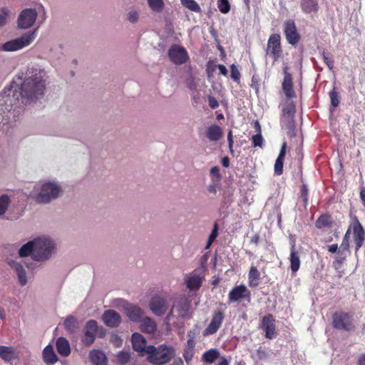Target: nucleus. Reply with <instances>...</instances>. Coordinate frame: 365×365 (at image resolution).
<instances>
[{"label":"nucleus","instance_id":"34","mask_svg":"<svg viewBox=\"0 0 365 365\" xmlns=\"http://www.w3.org/2000/svg\"><path fill=\"white\" fill-rule=\"evenodd\" d=\"M332 224L331 215L328 213L321 215L315 222V226L319 229L330 227Z\"/></svg>","mask_w":365,"mask_h":365},{"label":"nucleus","instance_id":"56","mask_svg":"<svg viewBox=\"0 0 365 365\" xmlns=\"http://www.w3.org/2000/svg\"><path fill=\"white\" fill-rule=\"evenodd\" d=\"M193 350L188 349L184 352L183 357L186 362H190L192 360L193 357Z\"/></svg>","mask_w":365,"mask_h":365},{"label":"nucleus","instance_id":"3","mask_svg":"<svg viewBox=\"0 0 365 365\" xmlns=\"http://www.w3.org/2000/svg\"><path fill=\"white\" fill-rule=\"evenodd\" d=\"M331 325L339 331L351 332L355 330L354 313L345 311H336L332 314Z\"/></svg>","mask_w":365,"mask_h":365},{"label":"nucleus","instance_id":"33","mask_svg":"<svg viewBox=\"0 0 365 365\" xmlns=\"http://www.w3.org/2000/svg\"><path fill=\"white\" fill-rule=\"evenodd\" d=\"M260 272L257 267L252 265L248 273V284L250 287H256L259 284Z\"/></svg>","mask_w":365,"mask_h":365},{"label":"nucleus","instance_id":"64","mask_svg":"<svg viewBox=\"0 0 365 365\" xmlns=\"http://www.w3.org/2000/svg\"><path fill=\"white\" fill-rule=\"evenodd\" d=\"M357 365H365V354H361L359 356Z\"/></svg>","mask_w":365,"mask_h":365},{"label":"nucleus","instance_id":"2","mask_svg":"<svg viewBox=\"0 0 365 365\" xmlns=\"http://www.w3.org/2000/svg\"><path fill=\"white\" fill-rule=\"evenodd\" d=\"M147 360L153 365H165L175 356V350L172 346L160 344L158 346L149 345L147 349Z\"/></svg>","mask_w":365,"mask_h":365},{"label":"nucleus","instance_id":"30","mask_svg":"<svg viewBox=\"0 0 365 365\" xmlns=\"http://www.w3.org/2000/svg\"><path fill=\"white\" fill-rule=\"evenodd\" d=\"M205 133L207 138L210 141H218L222 137V130L217 125H212L208 127Z\"/></svg>","mask_w":365,"mask_h":365},{"label":"nucleus","instance_id":"58","mask_svg":"<svg viewBox=\"0 0 365 365\" xmlns=\"http://www.w3.org/2000/svg\"><path fill=\"white\" fill-rule=\"evenodd\" d=\"M287 152V143L284 142L282 145L279 153L278 155V158L284 160Z\"/></svg>","mask_w":365,"mask_h":365},{"label":"nucleus","instance_id":"35","mask_svg":"<svg viewBox=\"0 0 365 365\" xmlns=\"http://www.w3.org/2000/svg\"><path fill=\"white\" fill-rule=\"evenodd\" d=\"M64 327L66 331H68V332H76L78 327V324L76 318L72 315L68 316L64 321Z\"/></svg>","mask_w":365,"mask_h":365},{"label":"nucleus","instance_id":"7","mask_svg":"<svg viewBox=\"0 0 365 365\" xmlns=\"http://www.w3.org/2000/svg\"><path fill=\"white\" fill-rule=\"evenodd\" d=\"M296 111V103L289 98L282 104L281 122L284 123L289 129H293L295 127Z\"/></svg>","mask_w":365,"mask_h":365},{"label":"nucleus","instance_id":"1","mask_svg":"<svg viewBox=\"0 0 365 365\" xmlns=\"http://www.w3.org/2000/svg\"><path fill=\"white\" fill-rule=\"evenodd\" d=\"M19 89L20 93L16 96L17 100H19V96L21 98L31 100V101L42 98L45 90V82L43 76L40 73H38L26 78Z\"/></svg>","mask_w":365,"mask_h":365},{"label":"nucleus","instance_id":"9","mask_svg":"<svg viewBox=\"0 0 365 365\" xmlns=\"http://www.w3.org/2000/svg\"><path fill=\"white\" fill-rule=\"evenodd\" d=\"M350 228L353 232V240L356 254L365 242V230L356 216L352 218Z\"/></svg>","mask_w":365,"mask_h":365},{"label":"nucleus","instance_id":"10","mask_svg":"<svg viewBox=\"0 0 365 365\" xmlns=\"http://www.w3.org/2000/svg\"><path fill=\"white\" fill-rule=\"evenodd\" d=\"M259 328L264 332V337L267 339H273L277 336L276 320L272 314L262 317Z\"/></svg>","mask_w":365,"mask_h":365},{"label":"nucleus","instance_id":"63","mask_svg":"<svg viewBox=\"0 0 365 365\" xmlns=\"http://www.w3.org/2000/svg\"><path fill=\"white\" fill-rule=\"evenodd\" d=\"M187 346H188V349L193 350V349H194V347L195 346V339H188L187 341Z\"/></svg>","mask_w":365,"mask_h":365},{"label":"nucleus","instance_id":"22","mask_svg":"<svg viewBox=\"0 0 365 365\" xmlns=\"http://www.w3.org/2000/svg\"><path fill=\"white\" fill-rule=\"evenodd\" d=\"M300 8L306 15H317L319 11L318 0H300Z\"/></svg>","mask_w":365,"mask_h":365},{"label":"nucleus","instance_id":"4","mask_svg":"<svg viewBox=\"0 0 365 365\" xmlns=\"http://www.w3.org/2000/svg\"><path fill=\"white\" fill-rule=\"evenodd\" d=\"M36 31H29L21 37L9 41L1 46V50L4 51H16L30 45L36 37Z\"/></svg>","mask_w":365,"mask_h":365},{"label":"nucleus","instance_id":"54","mask_svg":"<svg viewBox=\"0 0 365 365\" xmlns=\"http://www.w3.org/2000/svg\"><path fill=\"white\" fill-rule=\"evenodd\" d=\"M208 103H209V106L212 109H215L217 108L218 106H219V103L218 101H217V99L213 97V96H210L208 97Z\"/></svg>","mask_w":365,"mask_h":365},{"label":"nucleus","instance_id":"18","mask_svg":"<svg viewBox=\"0 0 365 365\" xmlns=\"http://www.w3.org/2000/svg\"><path fill=\"white\" fill-rule=\"evenodd\" d=\"M174 309L178 313L179 317L184 318L189 314L190 309V304L186 299H180L175 302L173 308L170 310L167 316L169 319L173 314Z\"/></svg>","mask_w":365,"mask_h":365},{"label":"nucleus","instance_id":"32","mask_svg":"<svg viewBox=\"0 0 365 365\" xmlns=\"http://www.w3.org/2000/svg\"><path fill=\"white\" fill-rule=\"evenodd\" d=\"M9 264L16 271L20 284L25 285L27 283V277L23 266L20 263L14 261L9 262Z\"/></svg>","mask_w":365,"mask_h":365},{"label":"nucleus","instance_id":"41","mask_svg":"<svg viewBox=\"0 0 365 365\" xmlns=\"http://www.w3.org/2000/svg\"><path fill=\"white\" fill-rule=\"evenodd\" d=\"M329 97L331 105L334 108L338 107L340 103V97L335 87L329 92Z\"/></svg>","mask_w":365,"mask_h":365},{"label":"nucleus","instance_id":"15","mask_svg":"<svg viewBox=\"0 0 365 365\" xmlns=\"http://www.w3.org/2000/svg\"><path fill=\"white\" fill-rule=\"evenodd\" d=\"M225 318L224 313L220 311L214 312L211 322L203 331V336H210L215 334L221 327Z\"/></svg>","mask_w":365,"mask_h":365},{"label":"nucleus","instance_id":"36","mask_svg":"<svg viewBox=\"0 0 365 365\" xmlns=\"http://www.w3.org/2000/svg\"><path fill=\"white\" fill-rule=\"evenodd\" d=\"M34 252V241H29L24 245L19 251V255L21 257H27L30 255L33 256Z\"/></svg>","mask_w":365,"mask_h":365},{"label":"nucleus","instance_id":"26","mask_svg":"<svg viewBox=\"0 0 365 365\" xmlns=\"http://www.w3.org/2000/svg\"><path fill=\"white\" fill-rule=\"evenodd\" d=\"M56 348L61 356L66 357L71 354L70 343L65 337L61 336L56 339Z\"/></svg>","mask_w":365,"mask_h":365},{"label":"nucleus","instance_id":"52","mask_svg":"<svg viewBox=\"0 0 365 365\" xmlns=\"http://www.w3.org/2000/svg\"><path fill=\"white\" fill-rule=\"evenodd\" d=\"M110 342L115 346L119 347L123 344V340L117 334H113L110 336Z\"/></svg>","mask_w":365,"mask_h":365},{"label":"nucleus","instance_id":"21","mask_svg":"<svg viewBox=\"0 0 365 365\" xmlns=\"http://www.w3.org/2000/svg\"><path fill=\"white\" fill-rule=\"evenodd\" d=\"M282 90L287 98H296V93L293 88V81L291 73L287 71L284 73V78L282 84Z\"/></svg>","mask_w":365,"mask_h":365},{"label":"nucleus","instance_id":"60","mask_svg":"<svg viewBox=\"0 0 365 365\" xmlns=\"http://www.w3.org/2000/svg\"><path fill=\"white\" fill-rule=\"evenodd\" d=\"M197 334H198V327H197V325H195L194 329H192L188 331V333H187L188 339H195Z\"/></svg>","mask_w":365,"mask_h":365},{"label":"nucleus","instance_id":"62","mask_svg":"<svg viewBox=\"0 0 365 365\" xmlns=\"http://www.w3.org/2000/svg\"><path fill=\"white\" fill-rule=\"evenodd\" d=\"M338 248L337 244H332L328 246V251L331 253H335L337 252Z\"/></svg>","mask_w":365,"mask_h":365},{"label":"nucleus","instance_id":"39","mask_svg":"<svg viewBox=\"0 0 365 365\" xmlns=\"http://www.w3.org/2000/svg\"><path fill=\"white\" fill-rule=\"evenodd\" d=\"M181 4L192 11L200 13L201 8L195 0H180Z\"/></svg>","mask_w":365,"mask_h":365},{"label":"nucleus","instance_id":"51","mask_svg":"<svg viewBox=\"0 0 365 365\" xmlns=\"http://www.w3.org/2000/svg\"><path fill=\"white\" fill-rule=\"evenodd\" d=\"M9 14V10L7 8L1 9V14H0V27L5 25L6 22V16Z\"/></svg>","mask_w":365,"mask_h":365},{"label":"nucleus","instance_id":"47","mask_svg":"<svg viewBox=\"0 0 365 365\" xmlns=\"http://www.w3.org/2000/svg\"><path fill=\"white\" fill-rule=\"evenodd\" d=\"M284 161L283 159H279L277 158L275 163H274V173L277 175H281L283 173V165H284Z\"/></svg>","mask_w":365,"mask_h":365},{"label":"nucleus","instance_id":"40","mask_svg":"<svg viewBox=\"0 0 365 365\" xmlns=\"http://www.w3.org/2000/svg\"><path fill=\"white\" fill-rule=\"evenodd\" d=\"M9 203L10 199L7 195H2L0 197V216L3 215L6 212Z\"/></svg>","mask_w":365,"mask_h":365},{"label":"nucleus","instance_id":"20","mask_svg":"<svg viewBox=\"0 0 365 365\" xmlns=\"http://www.w3.org/2000/svg\"><path fill=\"white\" fill-rule=\"evenodd\" d=\"M132 344L133 349L138 352L140 356H144L147 354L148 346L146 345V340L140 334L134 333L132 335Z\"/></svg>","mask_w":365,"mask_h":365},{"label":"nucleus","instance_id":"24","mask_svg":"<svg viewBox=\"0 0 365 365\" xmlns=\"http://www.w3.org/2000/svg\"><path fill=\"white\" fill-rule=\"evenodd\" d=\"M0 358L5 362H10L19 358V352L14 346L0 345Z\"/></svg>","mask_w":365,"mask_h":365},{"label":"nucleus","instance_id":"53","mask_svg":"<svg viewBox=\"0 0 365 365\" xmlns=\"http://www.w3.org/2000/svg\"><path fill=\"white\" fill-rule=\"evenodd\" d=\"M128 19L131 23H135L138 20V14L137 11H132L128 14Z\"/></svg>","mask_w":365,"mask_h":365},{"label":"nucleus","instance_id":"17","mask_svg":"<svg viewBox=\"0 0 365 365\" xmlns=\"http://www.w3.org/2000/svg\"><path fill=\"white\" fill-rule=\"evenodd\" d=\"M168 304L166 300L160 296L153 297L150 302V309L156 316H163L168 310Z\"/></svg>","mask_w":365,"mask_h":365},{"label":"nucleus","instance_id":"37","mask_svg":"<svg viewBox=\"0 0 365 365\" xmlns=\"http://www.w3.org/2000/svg\"><path fill=\"white\" fill-rule=\"evenodd\" d=\"M346 258L347 254L346 252H343V250H339L337 252V255L335 257L334 261L333 262V267L336 270L339 269L346 260Z\"/></svg>","mask_w":365,"mask_h":365},{"label":"nucleus","instance_id":"50","mask_svg":"<svg viewBox=\"0 0 365 365\" xmlns=\"http://www.w3.org/2000/svg\"><path fill=\"white\" fill-rule=\"evenodd\" d=\"M301 195L300 197L302 198L304 205L306 207L308 203V188L307 186L304 184H303L301 187Z\"/></svg>","mask_w":365,"mask_h":365},{"label":"nucleus","instance_id":"61","mask_svg":"<svg viewBox=\"0 0 365 365\" xmlns=\"http://www.w3.org/2000/svg\"><path fill=\"white\" fill-rule=\"evenodd\" d=\"M217 68L220 71V74L225 76L227 75L228 71H227V69L225 67V66H224L223 64H219L217 66Z\"/></svg>","mask_w":365,"mask_h":365},{"label":"nucleus","instance_id":"8","mask_svg":"<svg viewBox=\"0 0 365 365\" xmlns=\"http://www.w3.org/2000/svg\"><path fill=\"white\" fill-rule=\"evenodd\" d=\"M58 186L52 182L42 185L41 192L36 196V201L38 203L46 204L53 199H56L59 194Z\"/></svg>","mask_w":365,"mask_h":365},{"label":"nucleus","instance_id":"29","mask_svg":"<svg viewBox=\"0 0 365 365\" xmlns=\"http://www.w3.org/2000/svg\"><path fill=\"white\" fill-rule=\"evenodd\" d=\"M89 358L91 361L94 365H106L107 364V357L100 350H92L90 351Z\"/></svg>","mask_w":365,"mask_h":365},{"label":"nucleus","instance_id":"23","mask_svg":"<svg viewBox=\"0 0 365 365\" xmlns=\"http://www.w3.org/2000/svg\"><path fill=\"white\" fill-rule=\"evenodd\" d=\"M202 277L198 274L197 270H194L185 279L187 287L191 291L198 290L202 286Z\"/></svg>","mask_w":365,"mask_h":365},{"label":"nucleus","instance_id":"44","mask_svg":"<svg viewBox=\"0 0 365 365\" xmlns=\"http://www.w3.org/2000/svg\"><path fill=\"white\" fill-rule=\"evenodd\" d=\"M252 143L253 147H259L262 148L264 138L261 133H257L256 135H252Z\"/></svg>","mask_w":365,"mask_h":365},{"label":"nucleus","instance_id":"27","mask_svg":"<svg viewBox=\"0 0 365 365\" xmlns=\"http://www.w3.org/2000/svg\"><path fill=\"white\" fill-rule=\"evenodd\" d=\"M127 317L133 322H138L142 317L143 312L138 306L128 304L125 307Z\"/></svg>","mask_w":365,"mask_h":365},{"label":"nucleus","instance_id":"5","mask_svg":"<svg viewBox=\"0 0 365 365\" xmlns=\"http://www.w3.org/2000/svg\"><path fill=\"white\" fill-rule=\"evenodd\" d=\"M34 241V252L33 258L36 261L47 259L54 248L53 243L48 239L37 238Z\"/></svg>","mask_w":365,"mask_h":365},{"label":"nucleus","instance_id":"59","mask_svg":"<svg viewBox=\"0 0 365 365\" xmlns=\"http://www.w3.org/2000/svg\"><path fill=\"white\" fill-rule=\"evenodd\" d=\"M227 141H228V146H229L230 150L231 153H232L234 142H233L232 132L231 130L228 132V134H227Z\"/></svg>","mask_w":365,"mask_h":365},{"label":"nucleus","instance_id":"46","mask_svg":"<svg viewBox=\"0 0 365 365\" xmlns=\"http://www.w3.org/2000/svg\"><path fill=\"white\" fill-rule=\"evenodd\" d=\"M321 55L324 62L326 63L329 69L332 71L334 68V61L329 58V53L326 51H323Z\"/></svg>","mask_w":365,"mask_h":365},{"label":"nucleus","instance_id":"31","mask_svg":"<svg viewBox=\"0 0 365 365\" xmlns=\"http://www.w3.org/2000/svg\"><path fill=\"white\" fill-rule=\"evenodd\" d=\"M157 329V324L155 322L150 318L145 317L140 322V330L144 333L154 334Z\"/></svg>","mask_w":365,"mask_h":365},{"label":"nucleus","instance_id":"49","mask_svg":"<svg viewBox=\"0 0 365 365\" xmlns=\"http://www.w3.org/2000/svg\"><path fill=\"white\" fill-rule=\"evenodd\" d=\"M218 235V225L215 222L213 226V229L212 230L211 234L209 236L208 240H207V247H210V245L213 242V241L216 239Z\"/></svg>","mask_w":365,"mask_h":365},{"label":"nucleus","instance_id":"14","mask_svg":"<svg viewBox=\"0 0 365 365\" xmlns=\"http://www.w3.org/2000/svg\"><path fill=\"white\" fill-rule=\"evenodd\" d=\"M168 54L170 60L176 65L185 63L189 58L186 49L176 44L170 46Z\"/></svg>","mask_w":365,"mask_h":365},{"label":"nucleus","instance_id":"16","mask_svg":"<svg viewBox=\"0 0 365 365\" xmlns=\"http://www.w3.org/2000/svg\"><path fill=\"white\" fill-rule=\"evenodd\" d=\"M251 292L245 284L237 285L229 292L228 299L230 302H240L245 299H250Z\"/></svg>","mask_w":365,"mask_h":365},{"label":"nucleus","instance_id":"43","mask_svg":"<svg viewBox=\"0 0 365 365\" xmlns=\"http://www.w3.org/2000/svg\"><path fill=\"white\" fill-rule=\"evenodd\" d=\"M230 77L234 81L240 82L241 74L235 64L230 66Z\"/></svg>","mask_w":365,"mask_h":365},{"label":"nucleus","instance_id":"12","mask_svg":"<svg viewBox=\"0 0 365 365\" xmlns=\"http://www.w3.org/2000/svg\"><path fill=\"white\" fill-rule=\"evenodd\" d=\"M283 31L286 40L289 44L296 46L299 43L301 36L297 31V26L294 20H286L283 24Z\"/></svg>","mask_w":365,"mask_h":365},{"label":"nucleus","instance_id":"38","mask_svg":"<svg viewBox=\"0 0 365 365\" xmlns=\"http://www.w3.org/2000/svg\"><path fill=\"white\" fill-rule=\"evenodd\" d=\"M219 351L217 349H210L204 352L202 359L205 362L212 363L219 357Z\"/></svg>","mask_w":365,"mask_h":365},{"label":"nucleus","instance_id":"19","mask_svg":"<svg viewBox=\"0 0 365 365\" xmlns=\"http://www.w3.org/2000/svg\"><path fill=\"white\" fill-rule=\"evenodd\" d=\"M102 319L103 323L109 327H117L121 322L120 315L113 309L105 311Z\"/></svg>","mask_w":365,"mask_h":365},{"label":"nucleus","instance_id":"28","mask_svg":"<svg viewBox=\"0 0 365 365\" xmlns=\"http://www.w3.org/2000/svg\"><path fill=\"white\" fill-rule=\"evenodd\" d=\"M42 356L43 361L47 365H53L58 361V356L50 344L43 349Z\"/></svg>","mask_w":365,"mask_h":365},{"label":"nucleus","instance_id":"13","mask_svg":"<svg viewBox=\"0 0 365 365\" xmlns=\"http://www.w3.org/2000/svg\"><path fill=\"white\" fill-rule=\"evenodd\" d=\"M37 17V11L35 9H25L19 14L17 24L20 29L31 28L35 23Z\"/></svg>","mask_w":365,"mask_h":365},{"label":"nucleus","instance_id":"45","mask_svg":"<svg viewBox=\"0 0 365 365\" xmlns=\"http://www.w3.org/2000/svg\"><path fill=\"white\" fill-rule=\"evenodd\" d=\"M218 9L222 14H227L230 10V4L228 0H219Z\"/></svg>","mask_w":365,"mask_h":365},{"label":"nucleus","instance_id":"42","mask_svg":"<svg viewBox=\"0 0 365 365\" xmlns=\"http://www.w3.org/2000/svg\"><path fill=\"white\" fill-rule=\"evenodd\" d=\"M150 9L154 11H160L164 6L163 0H148Z\"/></svg>","mask_w":365,"mask_h":365},{"label":"nucleus","instance_id":"25","mask_svg":"<svg viewBox=\"0 0 365 365\" xmlns=\"http://www.w3.org/2000/svg\"><path fill=\"white\" fill-rule=\"evenodd\" d=\"M290 269L292 272L296 273L300 267L301 262L299 252L296 250L295 242L292 241L291 243V249H290Z\"/></svg>","mask_w":365,"mask_h":365},{"label":"nucleus","instance_id":"55","mask_svg":"<svg viewBox=\"0 0 365 365\" xmlns=\"http://www.w3.org/2000/svg\"><path fill=\"white\" fill-rule=\"evenodd\" d=\"M349 247H350L349 241L346 240H342L339 250H343V252H347L349 254L350 253Z\"/></svg>","mask_w":365,"mask_h":365},{"label":"nucleus","instance_id":"57","mask_svg":"<svg viewBox=\"0 0 365 365\" xmlns=\"http://www.w3.org/2000/svg\"><path fill=\"white\" fill-rule=\"evenodd\" d=\"M210 175L216 177V178L219 180L221 179V175L220 173V169L217 166H214L210 170Z\"/></svg>","mask_w":365,"mask_h":365},{"label":"nucleus","instance_id":"6","mask_svg":"<svg viewBox=\"0 0 365 365\" xmlns=\"http://www.w3.org/2000/svg\"><path fill=\"white\" fill-rule=\"evenodd\" d=\"M266 53L271 57L274 62L278 61L282 56L283 50L281 43V36L279 34H272L269 36Z\"/></svg>","mask_w":365,"mask_h":365},{"label":"nucleus","instance_id":"11","mask_svg":"<svg viewBox=\"0 0 365 365\" xmlns=\"http://www.w3.org/2000/svg\"><path fill=\"white\" fill-rule=\"evenodd\" d=\"M98 332V323L93 319L88 320L83 329L81 341L86 346L93 344Z\"/></svg>","mask_w":365,"mask_h":365},{"label":"nucleus","instance_id":"48","mask_svg":"<svg viewBox=\"0 0 365 365\" xmlns=\"http://www.w3.org/2000/svg\"><path fill=\"white\" fill-rule=\"evenodd\" d=\"M118 361L121 364H125L129 361L130 355L128 351H120L117 356Z\"/></svg>","mask_w":365,"mask_h":365}]
</instances>
